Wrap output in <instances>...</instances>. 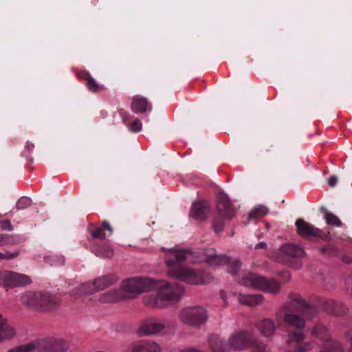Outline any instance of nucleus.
<instances>
[{
	"label": "nucleus",
	"instance_id": "13",
	"mask_svg": "<svg viewBox=\"0 0 352 352\" xmlns=\"http://www.w3.org/2000/svg\"><path fill=\"white\" fill-rule=\"evenodd\" d=\"M31 283L32 280L28 275L6 270L4 286L10 287H24Z\"/></svg>",
	"mask_w": 352,
	"mask_h": 352
},
{
	"label": "nucleus",
	"instance_id": "31",
	"mask_svg": "<svg viewBox=\"0 0 352 352\" xmlns=\"http://www.w3.org/2000/svg\"><path fill=\"white\" fill-rule=\"evenodd\" d=\"M45 263L52 266L63 265L65 263V258L63 256L50 255L44 257Z\"/></svg>",
	"mask_w": 352,
	"mask_h": 352
},
{
	"label": "nucleus",
	"instance_id": "44",
	"mask_svg": "<svg viewBox=\"0 0 352 352\" xmlns=\"http://www.w3.org/2000/svg\"><path fill=\"white\" fill-rule=\"evenodd\" d=\"M98 254L105 257H111L113 254V252L111 248H107L101 250H98Z\"/></svg>",
	"mask_w": 352,
	"mask_h": 352
},
{
	"label": "nucleus",
	"instance_id": "9",
	"mask_svg": "<svg viewBox=\"0 0 352 352\" xmlns=\"http://www.w3.org/2000/svg\"><path fill=\"white\" fill-rule=\"evenodd\" d=\"M241 285L270 293H277L280 284L274 280H268L258 274L248 273L239 281Z\"/></svg>",
	"mask_w": 352,
	"mask_h": 352
},
{
	"label": "nucleus",
	"instance_id": "8",
	"mask_svg": "<svg viewBox=\"0 0 352 352\" xmlns=\"http://www.w3.org/2000/svg\"><path fill=\"white\" fill-rule=\"evenodd\" d=\"M178 317L182 324L188 327H197L207 321L208 313L201 306H188L179 311Z\"/></svg>",
	"mask_w": 352,
	"mask_h": 352
},
{
	"label": "nucleus",
	"instance_id": "45",
	"mask_svg": "<svg viewBox=\"0 0 352 352\" xmlns=\"http://www.w3.org/2000/svg\"><path fill=\"white\" fill-rule=\"evenodd\" d=\"M101 228L103 229L104 231V230L108 231L109 235L111 234L113 230H112V228L111 227L110 224L108 222L103 221L102 223Z\"/></svg>",
	"mask_w": 352,
	"mask_h": 352
},
{
	"label": "nucleus",
	"instance_id": "46",
	"mask_svg": "<svg viewBox=\"0 0 352 352\" xmlns=\"http://www.w3.org/2000/svg\"><path fill=\"white\" fill-rule=\"evenodd\" d=\"M338 181V177L336 175H333L329 177V179L328 180V184L330 186L334 187L335 186H336Z\"/></svg>",
	"mask_w": 352,
	"mask_h": 352
},
{
	"label": "nucleus",
	"instance_id": "2",
	"mask_svg": "<svg viewBox=\"0 0 352 352\" xmlns=\"http://www.w3.org/2000/svg\"><path fill=\"white\" fill-rule=\"evenodd\" d=\"M282 313L284 323L298 330H303L306 320L315 316L316 310L309 306L300 295L293 294L289 300L282 305L276 315L280 316Z\"/></svg>",
	"mask_w": 352,
	"mask_h": 352
},
{
	"label": "nucleus",
	"instance_id": "28",
	"mask_svg": "<svg viewBox=\"0 0 352 352\" xmlns=\"http://www.w3.org/2000/svg\"><path fill=\"white\" fill-rule=\"evenodd\" d=\"M37 352H52L51 337L35 340Z\"/></svg>",
	"mask_w": 352,
	"mask_h": 352
},
{
	"label": "nucleus",
	"instance_id": "25",
	"mask_svg": "<svg viewBox=\"0 0 352 352\" xmlns=\"http://www.w3.org/2000/svg\"><path fill=\"white\" fill-rule=\"evenodd\" d=\"M305 338V335L302 330L293 331L288 333L286 343L287 345L292 344H300Z\"/></svg>",
	"mask_w": 352,
	"mask_h": 352
},
{
	"label": "nucleus",
	"instance_id": "4",
	"mask_svg": "<svg viewBox=\"0 0 352 352\" xmlns=\"http://www.w3.org/2000/svg\"><path fill=\"white\" fill-rule=\"evenodd\" d=\"M21 302L34 309L47 311L60 305L59 298L47 292L26 291L20 297Z\"/></svg>",
	"mask_w": 352,
	"mask_h": 352
},
{
	"label": "nucleus",
	"instance_id": "48",
	"mask_svg": "<svg viewBox=\"0 0 352 352\" xmlns=\"http://www.w3.org/2000/svg\"><path fill=\"white\" fill-rule=\"evenodd\" d=\"M6 270L0 271V285H5Z\"/></svg>",
	"mask_w": 352,
	"mask_h": 352
},
{
	"label": "nucleus",
	"instance_id": "27",
	"mask_svg": "<svg viewBox=\"0 0 352 352\" xmlns=\"http://www.w3.org/2000/svg\"><path fill=\"white\" fill-rule=\"evenodd\" d=\"M321 351L324 352H343V349L340 342L333 340H327Z\"/></svg>",
	"mask_w": 352,
	"mask_h": 352
},
{
	"label": "nucleus",
	"instance_id": "32",
	"mask_svg": "<svg viewBox=\"0 0 352 352\" xmlns=\"http://www.w3.org/2000/svg\"><path fill=\"white\" fill-rule=\"evenodd\" d=\"M19 242L16 236L7 234H0V245L15 244Z\"/></svg>",
	"mask_w": 352,
	"mask_h": 352
},
{
	"label": "nucleus",
	"instance_id": "23",
	"mask_svg": "<svg viewBox=\"0 0 352 352\" xmlns=\"http://www.w3.org/2000/svg\"><path fill=\"white\" fill-rule=\"evenodd\" d=\"M210 347L213 352H228L230 347L228 341L221 339L217 336H212L210 338Z\"/></svg>",
	"mask_w": 352,
	"mask_h": 352
},
{
	"label": "nucleus",
	"instance_id": "42",
	"mask_svg": "<svg viewBox=\"0 0 352 352\" xmlns=\"http://www.w3.org/2000/svg\"><path fill=\"white\" fill-rule=\"evenodd\" d=\"M91 236L94 239H105L106 234L103 229L100 228H96L95 230L91 232Z\"/></svg>",
	"mask_w": 352,
	"mask_h": 352
},
{
	"label": "nucleus",
	"instance_id": "49",
	"mask_svg": "<svg viewBox=\"0 0 352 352\" xmlns=\"http://www.w3.org/2000/svg\"><path fill=\"white\" fill-rule=\"evenodd\" d=\"M179 352H204L195 347H189L179 351Z\"/></svg>",
	"mask_w": 352,
	"mask_h": 352
},
{
	"label": "nucleus",
	"instance_id": "52",
	"mask_svg": "<svg viewBox=\"0 0 352 352\" xmlns=\"http://www.w3.org/2000/svg\"><path fill=\"white\" fill-rule=\"evenodd\" d=\"M128 118H129V115L128 114L123 115L122 116V122L124 123H126V120L128 119Z\"/></svg>",
	"mask_w": 352,
	"mask_h": 352
},
{
	"label": "nucleus",
	"instance_id": "39",
	"mask_svg": "<svg viewBox=\"0 0 352 352\" xmlns=\"http://www.w3.org/2000/svg\"><path fill=\"white\" fill-rule=\"evenodd\" d=\"M129 131L132 132H139L141 131L142 127V124L140 120L135 119L134 120L129 126Z\"/></svg>",
	"mask_w": 352,
	"mask_h": 352
},
{
	"label": "nucleus",
	"instance_id": "20",
	"mask_svg": "<svg viewBox=\"0 0 352 352\" xmlns=\"http://www.w3.org/2000/svg\"><path fill=\"white\" fill-rule=\"evenodd\" d=\"M210 212V207L207 202H195L190 209V217L197 220H204Z\"/></svg>",
	"mask_w": 352,
	"mask_h": 352
},
{
	"label": "nucleus",
	"instance_id": "3",
	"mask_svg": "<svg viewBox=\"0 0 352 352\" xmlns=\"http://www.w3.org/2000/svg\"><path fill=\"white\" fill-rule=\"evenodd\" d=\"M153 290H157V293L146 295L142 300L145 305L154 308L170 307L178 302L184 294L182 286L164 280H154Z\"/></svg>",
	"mask_w": 352,
	"mask_h": 352
},
{
	"label": "nucleus",
	"instance_id": "5",
	"mask_svg": "<svg viewBox=\"0 0 352 352\" xmlns=\"http://www.w3.org/2000/svg\"><path fill=\"white\" fill-rule=\"evenodd\" d=\"M230 349L243 350L250 347L253 352H267L266 346L258 340L253 333L248 331H239L233 333L228 340Z\"/></svg>",
	"mask_w": 352,
	"mask_h": 352
},
{
	"label": "nucleus",
	"instance_id": "29",
	"mask_svg": "<svg viewBox=\"0 0 352 352\" xmlns=\"http://www.w3.org/2000/svg\"><path fill=\"white\" fill-rule=\"evenodd\" d=\"M8 352H37L36 345L35 341L21 344L13 349H11Z\"/></svg>",
	"mask_w": 352,
	"mask_h": 352
},
{
	"label": "nucleus",
	"instance_id": "54",
	"mask_svg": "<svg viewBox=\"0 0 352 352\" xmlns=\"http://www.w3.org/2000/svg\"><path fill=\"white\" fill-rule=\"evenodd\" d=\"M162 250L166 251V254H167V253H168V252L170 250H166V249L162 248Z\"/></svg>",
	"mask_w": 352,
	"mask_h": 352
},
{
	"label": "nucleus",
	"instance_id": "35",
	"mask_svg": "<svg viewBox=\"0 0 352 352\" xmlns=\"http://www.w3.org/2000/svg\"><path fill=\"white\" fill-rule=\"evenodd\" d=\"M87 86L92 92H98L104 89L103 86L99 85L90 75L87 76Z\"/></svg>",
	"mask_w": 352,
	"mask_h": 352
},
{
	"label": "nucleus",
	"instance_id": "40",
	"mask_svg": "<svg viewBox=\"0 0 352 352\" xmlns=\"http://www.w3.org/2000/svg\"><path fill=\"white\" fill-rule=\"evenodd\" d=\"M19 255V252L18 250L12 252H10L8 251L4 253L0 252V260H11L17 257Z\"/></svg>",
	"mask_w": 352,
	"mask_h": 352
},
{
	"label": "nucleus",
	"instance_id": "53",
	"mask_svg": "<svg viewBox=\"0 0 352 352\" xmlns=\"http://www.w3.org/2000/svg\"><path fill=\"white\" fill-rule=\"evenodd\" d=\"M162 250L166 251V254H167V253H168V252L170 250H166V249L162 248Z\"/></svg>",
	"mask_w": 352,
	"mask_h": 352
},
{
	"label": "nucleus",
	"instance_id": "11",
	"mask_svg": "<svg viewBox=\"0 0 352 352\" xmlns=\"http://www.w3.org/2000/svg\"><path fill=\"white\" fill-rule=\"evenodd\" d=\"M295 225L296 226L297 233L305 239H312L314 238H320L325 240L329 238L328 234L324 233L322 230L302 219H298L296 221Z\"/></svg>",
	"mask_w": 352,
	"mask_h": 352
},
{
	"label": "nucleus",
	"instance_id": "43",
	"mask_svg": "<svg viewBox=\"0 0 352 352\" xmlns=\"http://www.w3.org/2000/svg\"><path fill=\"white\" fill-rule=\"evenodd\" d=\"M0 227L2 230L12 231L13 226L8 220L0 221Z\"/></svg>",
	"mask_w": 352,
	"mask_h": 352
},
{
	"label": "nucleus",
	"instance_id": "50",
	"mask_svg": "<svg viewBox=\"0 0 352 352\" xmlns=\"http://www.w3.org/2000/svg\"><path fill=\"white\" fill-rule=\"evenodd\" d=\"M266 248H267V243L265 242H260L255 245V248H256V249H258V248L265 249Z\"/></svg>",
	"mask_w": 352,
	"mask_h": 352
},
{
	"label": "nucleus",
	"instance_id": "33",
	"mask_svg": "<svg viewBox=\"0 0 352 352\" xmlns=\"http://www.w3.org/2000/svg\"><path fill=\"white\" fill-rule=\"evenodd\" d=\"M268 213V209L264 206L255 207L248 214L249 220L256 218L258 216H263Z\"/></svg>",
	"mask_w": 352,
	"mask_h": 352
},
{
	"label": "nucleus",
	"instance_id": "19",
	"mask_svg": "<svg viewBox=\"0 0 352 352\" xmlns=\"http://www.w3.org/2000/svg\"><path fill=\"white\" fill-rule=\"evenodd\" d=\"M122 287L118 289L109 290L101 295H100L98 300L103 303L114 302L126 299V296L124 294Z\"/></svg>",
	"mask_w": 352,
	"mask_h": 352
},
{
	"label": "nucleus",
	"instance_id": "34",
	"mask_svg": "<svg viewBox=\"0 0 352 352\" xmlns=\"http://www.w3.org/2000/svg\"><path fill=\"white\" fill-rule=\"evenodd\" d=\"M325 221L327 224L333 226L340 227L342 226L341 221L338 218L336 215L330 212H326L324 214Z\"/></svg>",
	"mask_w": 352,
	"mask_h": 352
},
{
	"label": "nucleus",
	"instance_id": "26",
	"mask_svg": "<svg viewBox=\"0 0 352 352\" xmlns=\"http://www.w3.org/2000/svg\"><path fill=\"white\" fill-rule=\"evenodd\" d=\"M310 333L314 337L325 339L327 336L328 329L324 324L318 323L310 329Z\"/></svg>",
	"mask_w": 352,
	"mask_h": 352
},
{
	"label": "nucleus",
	"instance_id": "36",
	"mask_svg": "<svg viewBox=\"0 0 352 352\" xmlns=\"http://www.w3.org/2000/svg\"><path fill=\"white\" fill-rule=\"evenodd\" d=\"M32 204V200L30 198L28 197H21L16 202V209L17 210H23Z\"/></svg>",
	"mask_w": 352,
	"mask_h": 352
},
{
	"label": "nucleus",
	"instance_id": "15",
	"mask_svg": "<svg viewBox=\"0 0 352 352\" xmlns=\"http://www.w3.org/2000/svg\"><path fill=\"white\" fill-rule=\"evenodd\" d=\"M322 307L327 313L336 316H344L349 313V308L345 305L331 299L324 301Z\"/></svg>",
	"mask_w": 352,
	"mask_h": 352
},
{
	"label": "nucleus",
	"instance_id": "51",
	"mask_svg": "<svg viewBox=\"0 0 352 352\" xmlns=\"http://www.w3.org/2000/svg\"><path fill=\"white\" fill-rule=\"evenodd\" d=\"M342 259L346 263H351L352 262V258L348 256H343Z\"/></svg>",
	"mask_w": 352,
	"mask_h": 352
},
{
	"label": "nucleus",
	"instance_id": "30",
	"mask_svg": "<svg viewBox=\"0 0 352 352\" xmlns=\"http://www.w3.org/2000/svg\"><path fill=\"white\" fill-rule=\"evenodd\" d=\"M229 258L224 255H210L207 258V262L212 265H219L227 263Z\"/></svg>",
	"mask_w": 352,
	"mask_h": 352
},
{
	"label": "nucleus",
	"instance_id": "1",
	"mask_svg": "<svg viewBox=\"0 0 352 352\" xmlns=\"http://www.w3.org/2000/svg\"><path fill=\"white\" fill-rule=\"evenodd\" d=\"M192 254V252L190 250L170 249L168 252L165 259L168 267V276L192 285L206 283L208 279L206 278L203 272L180 265L184 261H190Z\"/></svg>",
	"mask_w": 352,
	"mask_h": 352
},
{
	"label": "nucleus",
	"instance_id": "16",
	"mask_svg": "<svg viewBox=\"0 0 352 352\" xmlns=\"http://www.w3.org/2000/svg\"><path fill=\"white\" fill-rule=\"evenodd\" d=\"M131 109L135 113H143L151 111L152 106L148 99L141 95H135L131 98Z\"/></svg>",
	"mask_w": 352,
	"mask_h": 352
},
{
	"label": "nucleus",
	"instance_id": "24",
	"mask_svg": "<svg viewBox=\"0 0 352 352\" xmlns=\"http://www.w3.org/2000/svg\"><path fill=\"white\" fill-rule=\"evenodd\" d=\"M52 352H65L69 349L68 342L60 338L51 337Z\"/></svg>",
	"mask_w": 352,
	"mask_h": 352
},
{
	"label": "nucleus",
	"instance_id": "10",
	"mask_svg": "<svg viewBox=\"0 0 352 352\" xmlns=\"http://www.w3.org/2000/svg\"><path fill=\"white\" fill-rule=\"evenodd\" d=\"M174 329L173 324L168 321H157L148 320L143 321L137 330L138 336H148L154 335H166Z\"/></svg>",
	"mask_w": 352,
	"mask_h": 352
},
{
	"label": "nucleus",
	"instance_id": "37",
	"mask_svg": "<svg viewBox=\"0 0 352 352\" xmlns=\"http://www.w3.org/2000/svg\"><path fill=\"white\" fill-rule=\"evenodd\" d=\"M241 263L239 260H234L230 266V268L228 270V272L233 276H235L238 274Z\"/></svg>",
	"mask_w": 352,
	"mask_h": 352
},
{
	"label": "nucleus",
	"instance_id": "18",
	"mask_svg": "<svg viewBox=\"0 0 352 352\" xmlns=\"http://www.w3.org/2000/svg\"><path fill=\"white\" fill-rule=\"evenodd\" d=\"M256 328L261 335L265 338H272L276 333V326L270 318H263L258 321Z\"/></svg>",
	"mask_w": 352,
	"mask_h": 352
},
{
	"label": "nucleus",
	"instance_id": "21",
	"mask_svg": "<svg viewBox=\"0 0 352 352\" xmlns=\"http://www.w3.org/2000/svg\"><path fill=\"white\" fill-rule=\"evenodd\" d=\"M235 295L237 296L240 303L252 307L260 305L263 300V297L261 294L248 295L237 293Z\"/></svg>",
	"mask_w": 352,
	"mask_h": 352
},
{
	"label": "nucleus",
	"instance_id": "38",
	"mask_svg": "<svg viewBox=\"0 0 352 352\" xmlns=\"http://www.w3.org/2000/svg\"><path fill=\"white\" fill-rule=\"evenodd\" d=\"M314 343L313 342H306L304 343L298 344L296 347L297 352H307L314 347Z\"/></svg>",
	"mask_w": 352,
	"mask_h": 352
},
{
	"label": "nucleus",
	"instance_id": "41",
	"mask_svg": "<svg viewBox=\"0 0 352 352\" xmlns=\"http://www.w3.org/2000/svg\"><path fill=\"white\" fill-rule=\"evenodd\" d=\"M224 223L221 218L219 216L216 217L213 222V228L216 232L223 230Z\"/></svg>",
	"mask_w": 352,
	"mask_h": 352
},
{
	"label": "nucleus",
	"instance_id": "47",
	"mask_svg": "<svg viewBox=\"0 0 352 352\" xmlns=\"http://www.w3.org/2000/svg\"><path fill=\"white\" fill-rule=\"evenodd\" d=\"M345 337L347 339V340L351 344V349L349 350V352H352V329L348 331L346 334Z\"/></svg>",
	"mask_w": 352,
	"mask_h": 352
},
{
	"label": "nucleus",
	"instance_id": "12",
	"mask_svg": "<svg viewBox=\"0 0 352 352\" xmlns=\"http://www.w3.org/2000/svg\"><path fill=\"white\" fill-rule=\"evenodd\" d=\"M217 210L219 215L227 219H231L234 217L235 209L224 192H220L217 196Z\"/></svg>",
	"mask_w": 352,
	"mask_h": 352
},
{
	"label": "nucleus",
	"instance_id": "17",
	"mask_svg": "<svg viewBox=\"0 0 352 352\" xmlns=\"http://www.w3.org/2000/svg\"><path fill=\"white\" fill-rule=\"evenodd\" d=\"M279 252L287 258H302L305 256L304 248L296 244L287 243L280 246Z\"/></svg>",
	"mask_w": 352,
	"mask_h": 352
},
{
	"label": "nucleus",
	"instance_id": "6",
	"mask_svg": "<svg viewBox=\"0 0 352 352\" xmlns=\"http://www.w3.org/2000/svg\"><path fill=\"white\" fill-rule=\"evenodd\" d=\"M154 279L144 276L127 278L121 283L126 299L134 298L140 294L153 290Z\"/></svg>",
	"mask_w": 352,
	"mask_h": 352
},
{
	"label": "nucleus",
	"instance_id": "14",
	"mask_svg": "<svg viewBox=\"0 0 352 352\" xmlns=\"http://www.w3.org/2000/svg\"><path fill=\"white\" fill-rule=\"evenodd\" d=\"M130 352H162L160 344L153 340H140L129 346Z\"/></svg>",
	"mask_w": 352,
	"mask_h": 352
},
{
	"label": "nucleus",
	"instance_id": "22",
	"mask_svg": "<svg viewBox=\"0 0 352 352\" xmlns=\"http://www.w3.org/2000/svg\"><path fill=\"white\" fill-rule=\"evenodd\" d=\"M16 336L15 329L0 316V342L12 339Z\"/></svg>",
	"mask_w": 352,
	"mask_h": 352
},
{
	"label": "nucleus",
	"instance_id": "7",
	"mask_svg": "<svg viewBox=\"0 0 352 352\" xmlns=\"http://www.w3.org/2000/svg\"><path fill=\"white\" fill-rule=\"evenodd\" d=\"M118 280L117 276L113 274L102 276L80 285L75 289L76 294L74 295L80 296L83 294H92L111 287Z\"/></svg>",
	"mask_w": 352,
	"mask_h": 352
}]
</instances>
